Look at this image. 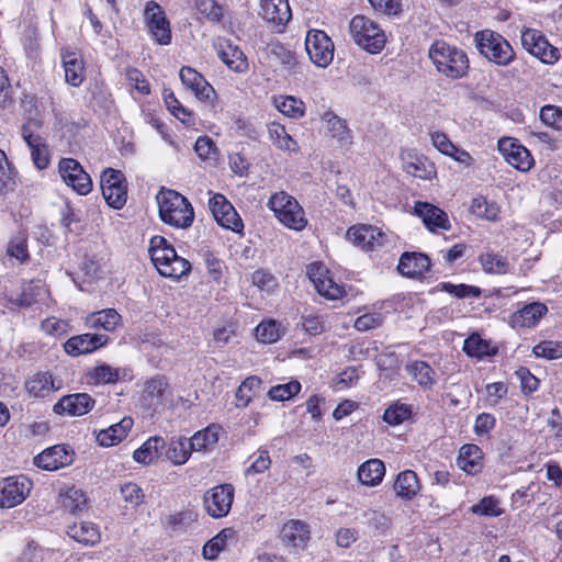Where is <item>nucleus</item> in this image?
Returning a JSON list of instances; mask_svg holds the SVG:
<instances>
[{"instance_id": "59", "label": "nucleus", "mask_w": 562, "mask_h": 562, "mask_svg": "<svg viewBox=\"0 0 562 562\" xmlns=\"http://www.w3.org/2000/svg\"><path fill=\"white\" fill-rule=\"evenodd\" d=\"M94 383H114L119 380V370L109 364L95 367L89 374Z\"/></svg>"}, {"instance_id": "45", "label": "nucleus", "mask_w": 562, "mask_h": 562, "mask_svg": "<svg viewBox=\"0 0 562 562\" xmlns=\"http://www.w3.org/2000/svg\"><path fill=\"white\" fill-rule=\"evenodd\" d=\"M268 135L272 144L281 150L296 151L299 149L297 143L286 132L285 127L278 122L268 124Z\"/></svg>"}, {"instance_id": "62", "label": "nucleus", "mask_w": 562, "mask_h": 562, "mask_svg": "<svg viewBox=\"0 0 562 562\" xmlns=\"http://www.w3.org/2000/svg\"><path fill=\"white\" fill-rule=\"evenodd\" d=\"M7 252L10 257L15 258L20 262H24L29 258L25 238L23 236L12 238L8 245Z\"/></svg>"}, {"instance_id": "5", "label": "nucleus", "mask_w": 562, "mask_h": 562, "mask_svg": "<svg viewBox=\"0 0 562 562\" xmlns=\"http://www.w3.org/2000/svg\"><path fill=\"white\" fill-rule=\"evenodd\" d=\"M475 44L481 55L498 66H507L515 59V52L508 41L491 30L476 32Z\"/></svg>"}, {"instance_id": "36", "label": "nucleus", "mask_w": 562, "mask_h": 562, "mask_svg": "<svg viewBox=\"0 0 562 562\" xmlns=\"http://www.w3.org/2000/svg\"><path fill=\"white\" fill-rule=\"evenodd\" d=\"M405 370L423 389H431L437 381L435 370L426 361H409L406 363Z\"/></svg>"}, {"instance_id": "10", "label": "nucleus", "mask_w": 562, "mask_h": 562, "mask_svg": "<svg viewBox=\"0 0 562 562\" xmlns=\"http://www.w3.org/2000/svg\"><path fill=\"white\" fill-rule=\"evenodd\" d=\"M101 190L106 203L116 210L123 207L127 199V184L121 171L106 169L101 176Z\"/></svg>"}, {"instance_id": "7", "label": "nucleus", "mask_w": 562, "mask_h": 562, "mask_svg": "<svg viewBox=\"0 0 562 562\" xmlns=\"http://www.w3.org/2000/svg\"><path fill=\"white\" fill-rule=\"evenodd\" d=\"M305 50L311 61L321 68H326L334 58V43L322 30H310L305 36Z\"/></svg>"}, {"instance_id": "54", "label": "nucleus", "mask_w": 562, "mask_h": 562, "mask_svg": "<svg viewBox=\"0 0 562 562\" xmlns=\"http://www.w3.org/2000/svg\"><path fill=\"white\" fill-rule=\"evenodd\" d=\"M438 288L441 291H445L449 294L454 295L459 299L464 297H479L481 294V290L477 286L474 285H468V284H452L450 282H441L438 284Z\"/></svg>"}, {"instance_id": "35", "label": "nucleus", "mask_w": 562, "mask_h": 562, "mask_svg": "<svg viewBox=\"0 0 562 562\" xmlns=\"http://www.w3.org/2000/svg\"><path fill=\"white\" fill-rule=\"evenodd\" d=\"M165 447L166 441L162 437H150L134 451L133 459L140 464H150L160 457Z\"/></svg>"}, {"instance_id": "60", "label": "nucleus", "mask_w": 562, "mask_h": 562, "mask_svg": "<svg viewBox=\"0 0 562 562\" xmlns=\"http://www.w3.org/2000/svg\"><path fill=\"white\" fill-rule=\"evenodd\" d=\"M198 11L213 22H218L223 18V8L214 0H198Z\"/></svg>"}, {"instance_id": "30", "label": "nucleus", "mask_w": 562, "mask_h": 562, "mask_svg": "<svg viewBox=\"0 0 562 562\" xmlns=\"http://www.w3.org/2000/svg\"><path fill=\"white\" fill-rule=\"evenodd\" d=\"M22 137L26 142L31 149V156L34 165L43 170L47 168L49 164L48 148L40 135H35L31 132L29 125L22 127Z\"/></svg>"}, {"instance_id": "47", "label": "nucleus", "mask_w": 562, "mask_h": 562, "mask_svg": "<svg viewBox=\"0 0 562 562\" xmlns=\"http://www.w3.org/2000/svg\"><path fill=\"white\" fill-rule=\"evenodd\" d=\"M68 535L74 540L87 546H93L100 540L98 527L89 521L74 524L69 527Z\"/></svg>"}, {"instance_id": "6", "label": "nucleus", "mask_w": 562, "mask_h": 562, "mask_svg": "<svg viewBox=\"0 0 562 562\" xmlns=\"http://www.w3.org/2000/svg\"><path fill=\"white\" fill-rule=\"evenodd\" d=\"M350 35L353 42L362 49L376 54L383 49L386 36L383 30L372 20L356 15L350 21Z\"/></svg>"}, {"instance_id": "39", "label": "nucleus", "mask_w": 562, "mask_h": 562, "mask_svg": "<svg viewBox=\"0 0 562 562\" xmlns=\"http://www.w3.org/2000/svg\"><path fill=\"white\" fill-rule=\"evenodd\" d=\"M385 474V465L379 459H370L362 463L358 469V480L367 486L380 484Z\"/></svg>"}, {"instance_id": "18", "label": "nucleus", "mask_w": 562, "mask_h": 562, "mask_svg": "<svg viewBox=\"0 0 562 562\" xmlns=\"http://www.w3.org/2000/svg\"><path fill=\"white\" fill-rule=\"evenodd\" d=\"M74 461V451L65 445L49 447L34 458V464L46 471H56Z\"/></svg>"}, {"instance_id": "42", "label": "nucleus", "mask_w": 562, "mask_h": 562, "mask_svg": "<svg viewBox=\"0 0 562 562\" xmlns=\"http://www.w3.org/2000/svg\"><path fill=\"white\" fill-rule=\"evenodd\" d=\"M25 389L29 395L35 398L46 397L57 390L52 374L47 372L36 373L31 376L25 383Z\"/></svg>"}, {"instance_id": "43", "label": "nucleus", "mask_w": 562, "mask_h": 562, "mask_svg": "<svg viewBox=\"0 0 562 562\" xmlns=\"http://www.w3.org/2000/svg\"><path fill=\"white\" fill-rule=\"evenodd\" d=\"M323 121L326 123L327 133L330 137L335 138L340 146H348L351 144L350 131L342 119L331 112H326L323 115Z\"/></svg>"}, {"instance_id": "63", "label": "nucleus", "mask_w": 562, "mask_h": 562, "mask_svg": "<svg viewBox=\"0 0 562 562\" xmlns=\"http://www.w3.org/2000/svg\"><path fill=\"white\" fill-rule=\"evenodd\" d=\"M121 494L123 499L127 503H131L133 506L140 505L145 497L142 488L132 482L122 485Z\"/></svg>"}, {"instance_id": "16", "label": "nucleus", "mask_w": 562, "mask_h": 562, "mask_svg": "<svg viewBox=\"0 0 562 562\" xmlns=\"http://www.w3.org/2000/svg\"><path fill=\"white\" fill-rule=\"evenodd\" d=\"M498 150L505 160L519 171H529L533 166V158L530 151L514 138H501L498 140Z\"/></svg>"}, {"instance_id": "26", "label": "nucleus", "mask_w": 562, "mask_h": 562, "mask_svg": "<svg viewBox=\"0 0 562 562\" xmlns=\"http://www.w3.org/2000/svg\"><path fill=\"white\" fill-rule=\"evenodd\" d=\"M404 170L419 179H431L436 173L435 166L423 155L413 150H406L401 154Z\"/></svg>"}, {"instance_id": "46", "label": "nucleus", "mask_w": 562, "mask_h": 562, "mask_svg": "<svg viewBox=\"0 0 562 562\" xmlns=\"http://www.w3.org/2000/svg\"><path fill=\"white\" fill-rule=\"evenodd\" d=\"M59 503L64 509L76 514L83 510L87 505V497L82 490L71 486L60 491Z\"/></svg>"}, {"instance_id": "33", "label": "nucleus", "mask_w": 562, "mask_h": 562, "mask_svg": "<svg viewBox=\"0 0 562 562\" xmlns=\"http://www.w3.org/2000/svg\"><path fill=\"white\" fill-rule=\"evenodd\" d=\"M134 422L131 417H123L119 423L101 430L97 436V440L103 447L117 445L127 436Z\"/></svg>"}, {"instance_id": "56", "label": "nucleus", "mask_w": 562, "mask_h": 562, "mask_svg": "<svg viewBox=\"0 0 562 562\" xmlns=\"http://www.w3.org/2000/svg\"><path fill=\"white\" fill-rule=\"evenodd\" d=\"M471 512L480 516L497 517L503 514L498 501L493 496L482 498L477 504L471 507Z\"/></svg>"}, {"instance_id": "28", "label": "nucleus", "mask_w": 562, "mask_h": 562, "mask_svg": "<svg viewBox=\"0 0 562 562\" xmlns=\"http://www.w3.org/2000/svg\"><path fill=\"white\" fill-rule=\"evenodd\" d=\"M430 259L420 252H404L398 261L397 270L408 278H420L429 270Z\"/></svg>"}, {"instance_id": "55", "label": "nucleus", "mask_w": 562, "mask_h": 562, "mask_svg": "<svg viewBox=\"0 0 562 562\" xmlns=\"http://www.w3.org/2000/svg\"><path fill=\"white\" fill-rule=\"evenodd\" d=\"M532 352L536 357L547 360L561 359L562 345L552 340L541 341L532 348Z\"/></svg>"}, {"instance_id": "17", "label": "nucleus", "mask_w": 562, "mask_h": 562, "mask_svg": "<svg viewBox=\"0 0 562 562\" xmlns=\"http://www.w3.org/2000/svg\"><path fill=\"white\" fill-rule=\"evenodd\" d=\"M547 313L548 307L544 303H527L509 315L508 324L514 329H530L536 327Z\"/></svg>"}, {"instance_id": "22", "label": "nucleus", "mask_w": 562, "mask_h": 562, "mask_svg": "<svg viewBox=\"0 0 562 562\" xmlns=\"http://www.w3.org/2000/svg\"><path fill=\"white\" fill-rule=\"evenodd\" d=\"M415 214L422 218L425 226L432 233L449 231L451 228L447 213L438 206L427 202H416Z\"/></svg>"}, {"instance_id": "15", "label": "nucleus", "mask_w": 562, "mask_h": 562, "mask_svg": "<svg viewBox=\"0 0 562 562\" xmlns=\"http://www.w3.org/2000/svg\"><path fill=\"white\" fill-rule=\"evenodd\" d=\"M307 276L322 296L328 300H338L344 296L345 289L330 278L329 271L323 265H310Z\"/></svg>"}, {"instance_id": "48", "label": "nucleus", "mask_w": 562, "mask_h": 562, "mask_svg": "<svg viewBox=\"0 0 562 562\" xmlns=\"http://www.w3.org/2000/svg\"><path fill=\"white\" fill-rule=\"evenodd\" d=\"M274 105L283 115L291 119H300L305 113L304 102L292 95L274 98Z\"/></svg>"}, {"instance_id": "41", "label": "nucleus", "mask_w": 562, "mask_h": 562, "mask_svg": "<svg viewBox=\"0 0 562 562\" xmlns=\"http://www.w3.org/2000/svg\"><path fill=\"white\" fill-rule=\"evenodd\" d=\"M481 459L482 451L476 445H464L460 449L457 463L468 474H475L482 468Z\"/></svg>"}, {"instance_id": "14", "label": "nucleus", "mask_w": 562, "mask_h": 562, "mask_svg": "<svg viewBox=\"0 0 562 562\" xmlns=\"http://www.w3.org/2000/svg\"><path fill=\"white\" fill-rule=\"evenodd\" d=\"M214 220L224 228L240 233L244 228L243 221L232 203L220 193L214 194L209 201Z\"/></svg>"}, {"instance_id": "40", "label": "nucleus", "mask_w": 562, "mask_h": 562, "mask_svg": "<svg viewBox=\"0 0 562 562\" xmlns=\"http://www.w3.org/2000/svg\"><path fill=\"white\" fill-rule=\"evenodd\" d=\"M220 426L212 424L196 431L188 441L192 451L201 452L213 449L218 442Z\"/></svg>"}, {"instance_id": "4", "label": "nucleus", "mask_w": 562, "mask_h": 562, "mask_svg": "<svg viewBox=\"0 0 562 562\" xmlns=\"http://www.w3.org/2000/svg\"><path fill=\"white\" fill-rule=\"evenodd\" d=\"M269 209L281 224L293 231H303L307 225L304 210L299 202L284 191L271 195L268 201Z\"/></svg>"}, {"instance_id": "44", "label": "nucleus", "mask_w": 562, "mask_h": 562, "mask_svg": "<svg viewBox=\"0 0 562 562\" xmlns=\"http://www.w3.org/2000/svg\"><path fill=\"white\" fill-rule=\"evenodd\" d=\"M235 537V530L233 528H224L211 540H209L202 550V554L207 560L216 559L222 551H224L228 544V541Z\"/></svg>"}, {"instance_id": "9", "label": "nucleus", "mask_w": 562, "mask_h": 562, "mask_svg": "<svg viewBox=\"0 0 562 562\" xmlns=\"http://www.w3.org/2000/svg\"><path fill=\"white\" fill-rule=\"evenodd\" d=\"M32 488V481L24 475L2 479L0 481V508H12L22 504Z\"/></svg>"}, {"instance_id": "53", "label": "nucleus", "mask_w": 562, "mask_h": 562, "mask_svg": "<svg viewBox=\"0 0 562 562\" xmlns=\"http://www.w3.org/2000/svg\"><path fill=\"white\" fill-rule=\"evenodd\" d=\"M42 292H44L42 285L30 282L24 284L21 293L15 297H11L10 301L20 307H29L37 301Z\"/></svg>"}, {"instance_id": "19", "label": "nucleus", "mask_w": 562, "mask_h": 562, "mask_svg": "<svg viewBox=\"0 0 562 562\" xmlns=\"http://www.w3.org/2000/svg\"><path fill=\"white\" fill-rule=\"evenodd\" d=\"M179 76L182 85L190 89L200 101L214 102L216 92L201 74L191 67H182Z\"/></svg>"}, {"instance_id": "20", "label": "nucleus", "mask_w": 562, "mask_h": 562, "mask_svg": "<svg viewBox=\"0 0 562 562\" xmlns=\"http://www.w3.org/2000/svg\"><path fill=\"white\" fill-rule=\"evenodd\" d=\"M429 136L432 146L442 155L452 158L465 168L474 165L475 160L470 153L454 145L443 132L434 131L429 133Z\"/></svg>"}, {"instance_id": "24", "label": "nucleus", "mask_w": 562, "mask_h": 562, "mask_svg": "<svg viewBox=\"0 0 562 562\" xmlns=\"http://www.w3.org/2000/svg\"><path fill=\"white\" fill-rule=\"evenodd\" d=\"M217 57L232 71L244 74L248 70V60L244 52L229 41L221 40L215 44Z\"/></svg>"}, {"instance_id": "37", "label": "nucleus", "mask_w": 562, "mask_h": 562, "mask_svg": "<svg viewBox=\"0 0 562 562\" xmlns=\"http://www.w3.org/2000/svg\"><path fill=\"white\" fill-rule=\"evenodd\" d=\"M310 530L306 524L300 520H290L281 529V539L286 546L301 547L308 540Z\"/></svg>"}, {"instance_id": "52", "label": "nucleus", "mask_w": 562, "mask_h": 562, "mask_svg": "<svg viewBox=\"0 0 562 562\" xmlns=\"http://www.w3.org/2000/svg\"><path fill=\"white\" fill-rule=\"evenodd\" d=\"M301 391V383L296 380H292L284 384H278L272 386L267 395L271 401L284 402L289 401L299 394Z\"/></svg>"}, {"instance_id": "32", "label": "nucleus", "mask_w": 562, "mask_h": 562, "mask_svg": "<svg viewBox=\"0 0 562 562\" xmlns=\"http://www.w3.org/2000/svg\"><path fill=\"white\" fill-rule=\"evenodd\" d=\"M122 317L114 308L93 312L86 317L85 324L91 329L113 331L121 324Z\"/></svg>"}, {"instance_id": "49", "label": "nucleus", "mask_w": 562, "mask_h": 562, "mask_svg": "<svg viewBox=\"0 0 562 562\" xmlns=\"http://www.w3.org/2000/svg\"><path fill=\"white\" fill-rule=\"evenodd\" d=\"M255 335L258 341L263 344H272L281 338L283 329L280 323L276 321H262L256 328Z\"/></svg>"}, {"instance_id": "64", "label": "nucleus", "mask_w": 562, "mask_h": 562, "mask_svg": "<svg viewBox=\"0 0 562 562\" xmlns=\"http://www.w3.org/2000/svg\"><path fill=\"white\" fill-rule=\"evenodd\" d=\"M464 351L471 357H482L487 353L488 346L477 336H471L464 340Z\"/></svg>"}, {"instance_id": "1", "label": "nucleus", "mask_w": 562, "mask_h": 562, "mask_svg": "<svg viewBox=\"0 0 562 562\" xmlns=\"http://www.w3.org/2000/svg\"><path fill=\"white\" fill-rule=\"evenodd\" d=\"M160 220L175 228L186 229L194 221V211L186 196L175 190H161L157 195Z\"/></svg>"}, {"instance_id": "21", "label": "nucleus", "mask_w": 562, "mask_h": 562, "mask_svg": "<svg viewBox=\"0 0 562 562\" xmlns=\"http://www.w3.org/2000/svg\"><path fill=\"white\" fill-rule=\"evenodd\" d=\"M347 239L363 250H372L383 245L385 236L382 231L371 225H357L347 231Z\"/></svg>"}, {"instance_id": "11", "label": "nucleus", "mask_w": 562, "mask_h": 562, "mask_svg": "<svg viewBox=\"0 0 562 562\" xmlns=\"http://www.w3.org/2000/svg\"><path fill=\"white\" fill-rule=\"evenodd\" d=\"M522 47L544 64H553L559 59V50L550 45L546 36L535 29H522L520 34Z\"/></svg>"}, {"instance_id": "38", "label": "nucleus", "mask_w": 562, "mask_h": 562, "mask_svg": "<svg viewBox=\"0 0 562 562\" xmlns=\"http://www.w3.org/2000/svg\"><path fill=\"white\" fill-rule=\"evenodd\" d=\"M165 457L173 465H182L188 462L191 457L192 449L186 437H177L166 442Z\"/></svg>"}, {"instance_id": "31", "label": "nucleus", "mask_w": 562, "mask_h": 562, "mask_svg": "<svg viewBox=\"0 0 562 562\" xmlns=\"http://www.w3.org/2000/svg\"><path fill=\"white\" fill-rule=\"evenodd\" d=\"M393 487L397 497L411 501L419 493L422 486L417 474L412 470H405L397 474Z\"/></svg>"}, {"instance_id": "12", "label": "nucleus", "mask_w": 562, "mask_h": 562, "mask_svg": "<svg viewBox=\"0 0 562 562\" xmlns=\"http://www.w3.org/2000/svg\"><path fill=\"white\" fill-rule=\"evenodd\" d=\"M58 172L63 181L80 195L92 190V180L82 166L74 158H63L58 164Z\"/></svg>"}, {"instance_id": "2", "label": "nucleus", "mask_w": 562, "mask_h": 562, "mask_svg": "<svg viewBox=\"0 0 562 562\" xmlns=\"http://www.w3.org/2000/svg\"><path fill=\"white\" fill-rule=\"evenodd\" d=\"M148 251L153 263L162 277L178 280L191 269L190 262L178 256L175 248L162 236L150 238Z\"/></svg>"}, {"instance_id": "8", "label": "nucleus", "mask_w": 562, "mask_h": 562, "mask_svg": "<svg viewBox=\"0 0 562 562\" xmlns=\"http://www.w3.org/2000/svg\"><path fill=\"white\" fill-rule=\"evenodd\" d=\"M144 23L151 38L159 45L171 42L170 23L164 9L155 1H147L144 9Z\"/></svg>"}, {"instance_id": "25", "label": "nucleus", "mask_w": 562, "mask_h": 562, "mask_svg": "<svg viewBox=\"0 0 562 562\" xmlns=\"http://www.w3.org/2000/svg\"><path fill=\"white\" fill-rule=\"evenodd\" d=\"M109 337L100 334H82L69 338L65 345V351L71 356L92 352L108 344Z\"/></svg>"}, {"instance_id": "58", "label": "nucleus", "mask_w": 562, "mask_h": 562, "mask_svg": "<svg viewBox=\"0 0 562 562\" xmlns=\"http://www.w3.org/2000/svg\"><path fill=\"white\" fill-rule=\"evenodd\" d=\"M15 184V175L3 150L0 149V191L11 190Z\"/></svg>"}, {"instance_id": "27", "label": "nucleus", "mask_w": 562, "mask_h": 562, "mask_svg": "<svg viewBox=\"0 0 562 562\" xmlns=\"http://www.w3.org/2000/svg\"><path fill=\"white\" fill-rule=\"evenodd\" d=\"M65 80L72 87H79L85 79V64L80 53L69 48L61 50Z\"/></svg>"}, {"instance_id": "34", "label": "nucleus", "mask_w": 562, "mask_h": 562, "mask_svg": "<svg viewBox=\"0 0 562 562\" xmlns=\"http://www.w3.org/2000/svg\"><path fill=\"white\" fill-rule=\"evenodd\" d=\"M169 383L165 375L157 374L145 382L143 398L148 406H158L162 404L168 391Z\"/></svg>"}, {"instance_id": "57", "label": "nucleus", "mask_w": 562, "mask_h": 562, "mask_svg": "<svg viewBox=\"0 0 562 562\" xmlns=\"http://www.w3.org/2000/svg\"><path fill=\"white\" fill-rule=\"evenodd\" d=\"M480 261L484 271L488 273H505L508 268L505 258L496 254H484L480 257Z\"/></svg>"}, {"instance_id": "61", "label": "nucleus", "mask_w": 562, "mask_h": 562, "mask_svg": "<svg viewBox=\"0 0 562 562\" xmlns=\"http://www.w3.org/2000/svg\"><path fill=\"white\" fill-rule=\"evenodd\" d=\"M540 120L549 126L562 131V111L554 105H544L540 111Z\"/></svg>"}, {"instance_id": "23", "label": "nucleus", "mask_w": 562, "mask_h": 562, "mask_svg": "<svg viewBox=\"0 0 562 562\" xmlns=\"http://www.w3.org/2000/svg\"><path fill=\"white\" fill-rule=\"evenodd\" d=\"M95 401L87 393H75L63 396L53 407L55 414L82 416L90 412Z\"/></svg>"}, {"instance_id": "50", "label": "nucleus", "mask_w": 562, "mask_h": 562, "mask_svg": "<svg viewBox=\"0 0 562 562\" xmlns=\"http://www.w3.org/2000/svg\"><path fill=\"white\" fill-rule=\"evenodd\" d=\"M470 211L472 214L488 221L497 220L499 213L497 204L487 201L484 196L474 198L471 202Z\"/></svg>"}, {"instance_id": "51", "label": "nucleus", "mask_w": 562, "mask_h": 562, "mask_svg": "<svg viewBox=\"0 0 562 562\" xmlns=\"http://www.w3.org/2000/svg\"><path fill=\"white\" fill-rule=\"evenodd\" d=\"M411 415L412 408L409 405L395 402L385 409L383 420L391 426H397L407 420Z\"/></svg>"}, {"instance_id": "13", "label": "nucleus", "mask_w": 562, "mask_h": 562, "mask_svg": "<svg viewBox=\"0 0 562 562\" xmlns=\"http://www.w3.org/2000/svg\"><path fill=\"white\" fill-rule=\"evenodd\" d=\"M234 499V487L231 484L214 486L205 492L203 505L206 513L213 518L227 516Z\"/></svg>"}, {"instance_id": "3", "label": "nucleus", "mask_w": 562, "mask_h": 562, "mask_svg": "<svg viewBox=\"0 0 562 562\" xmlns=\"http://www.w3.org/2000/svg\"><path fill=\"white\" fill-rule=\"evenodd\" d=\"M428 55L436 69L448 78L459 79L468 72L467 54L453 45L437 41L430 46Z\"/></svg>"}, {"instance_id": "29", "label": "nucleus", "mask_w": 562, "mask_h": 562, "mask_svg": "<svg viewBox=\"0 0 562 562\" xmlns=\"http://www.w3.org/2000/svg\"><path fill=\"white\" fill-rule=\"evenodd\" d=\"M260 14L277 25H285L292 18L288 0H260Z\"/></svg>"}]
</instances>
